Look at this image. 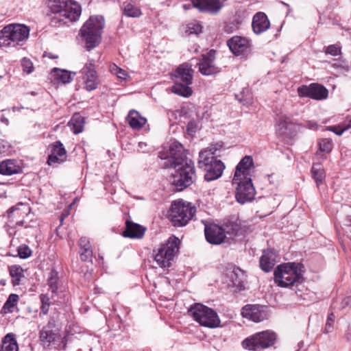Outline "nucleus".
Listing matches in <instances>:
<instances>
[{
    "mask_svg": "<svg viewBox=\"0 0 351 351\" xmlns=\"http://www.w3.org/2000/svg\"><path fill=\"white\" fill-rule=\"evenodd\" d=\"M160 165L165 169L173 168L171 184L174 190L182 191L191 186L196 179L194 162L189 158L182 145L177 141L171 144L169 154L164 158Z\"/></svg>",
    "mask_w": 351,
    "mask_h": 351,
    "instance_id": "obj_1",
    "label": "nucleus"
},
{
    "mask_svg": "<svg viewBox=\"0 0 351 351\" xmlns=\"http://www.w3.org/2000/svg\"><path fill=\"white\" fill-rule=\"evenodd\" d=\"M202 221L204 224L205 239L211 245H218L223 243L227 235L244 236L253 230L252 227L247 223V221H227L222 226L213 221Z\"/></svg>",
    "mask_w": 351,
    "mask_h": 351,
    "instance_id": "obj_2",
    "label": "nucleus"
},
{
    "mask_svg": "<svg viewBox=\"0 0 351 351\" xmlns=\"http://www.w3.org/2000/svg\"><path fill=\"white\" fill-rule=\"evenodd\" d=\"M48 7L51 12L56 14L50 21L52 27L77 21L82 13L81 5L72 0H50Z\"/></svg>",
    "mask_w": 351,
    "mask_h": 351,
    "instance_id": "obj_3",
    "label": "nucleus"
},
{
    "mask_svg": "<svg viewBox=\"0 0 351 351\" xmlns=\"http://www.w3.org/2000/svg\"><path fill=\"white\" fill-rule=\"evenodd\" d=\"M303 265L295 262L279 265L274 271V282L280 287H289L297 283H302Z\"/></svg>",
    "mask_w": 351,
    "mask_h": 351,
    "instance_id": "obj_4",
    "label": "nucleus"
},
{
    "mask_svg": "<svg viewBox=\"0 0 351 351\" xmlns=\"http://www.w3.org/2000/svg\"><path fill=\"white\" fill-rule=\"evenodd\" d=\"M104 23L102 16H90L81 27L80 36L84 41L88 51L94 49L101 43Z\"/></svg>",
    "mask_w": 351,
    "mask_h": 351,
    "instance_id": "obj_5",
    "label": "nucleus"
},
{
    "mask_svg": "<svg viewBox=\"0 0 351 351\" xmlns=\"http://www.w3.org/2000/svg\"><path fill=\"white\" fill-rule=\"evenodd\" d=\"M29 34V29L25 25H8L0 32V47L16 46L25 40Z\"/></svg>",
    "mask_w": 351,
    "mask_h": 351,
    "instance_id": "obj_6",
    "label": "nucleus"
},
{
    "mask_svg": "<svg viewBox=\"0 0 351 351\" xmlns=\"http://www.w3.org/2000/svg\"><path fill=\"white\" fill-rule=\"evenodd\" d=\"M189 313L195 321L204 327L217 328L221 322L215 311L201 303H195L191 306Z\"/></svg>",
    "mask_w": 351,
    "mask_h": 351,
    "instance_id": "obj_7",
    "label": "nucleus"
},
{
    "mask_svg": "<svg viewBox=\"0 0 351 351\" xmlns=\"http://www.w3.org/2000/svg\"><path fill=\"white\" fill-rule=\"evenodd\" d=\"M277 340V335L271 330L256 332L241 343L243 348L251 351H261L273 346Z\"/></svg>",
    "mask_w": 351,
    "mask_h": 351,
    "instance_id": "obj_8",
    "label": "nucleus"
},
{
    "mask_svg": "<svg viewBox=\"0 0 351 351\" xmlns=\"http://www.w3.org/2000/svg\"><path fill=\"white\" fill-rule=\"evenodd\" d=\"M198 165L205 171L204 179L207 182L220 178L225 169V165L221 160L208 158L206 152H199Z\"/></svg>",
    "mask_w": 351,
    "mask_h": 351,
    "instance_id": "obj_9",
    "label": "nucleus"
},
{
    "mask_svg": "<svg viewBox=\"0 0 351 351\" xmlns=\"http://www.w3.org/2000/svg\"><path fill=\"white\" fill-rule=\"evenodd\" d=\"M180 241L173 236L164 243H161L157 249L154 260L161 267L170 266V261L173 260L176 253L179 250Z\"/></svg>",
    "mask_w": 351,
    "mask_h": 351,
    "instance_id": "obj_10",
    "label": "nucleus"
},
{
    "mask_svg": "<svg viewBox=\"0 0 351 351\" xmlns=\"http://www.w3.org/2000/svg\"><path fill=\"white\" fill-rule=\"evenodd\" d=\"M169 213L171 219H192L196 208L191 202L179 199L171 203Z\"/></svg>",
    "mask_w": 351,
    "mask_h": 351,
    "instance_id": "obj_11",
    "label": "nucleus"
},
{
    "mask_svg": "<svg viewBox=\"0 0 351 351\" xmlns=\"http://www.w3.org/2000/svg\"><path fill=\"white\" fill-rule=\"evenodd\" d=\"M232 183L237 184L235 197L240 204H245L252 201L255 195V189L251 178H242L239 180H232Z\"/></svg>",
    "mask_w": 351,
    "mask_h": 351,
    "instance_id": "obj_12",
    "label": "nucleus"
},
{
    "mask_svg": "<svg viewBox=\"0 0 351 351\" xmlns=\"http://www.w3.org/2000/svg\"><path fill=\"white\" fill-rule=\"evenodd\" d=\"M297 90L300 97H309L315 100H324L328 96V89L318 83H311L308 86L302 85Z\"/></svg>",
    "mask_w": 351,
    "mask_h": 351,
    "instance_id": "obj_13",
    "label": "nucleus"
},
{
    "mask_svg": "<svg viewBox=\"0 0 351 351\" xmlns=\"http://www.w3.org/2000/svg\"><path fill=\"white\" fill-rule=\"evenodd\" d=\"M227 45L237 56H247L251 52V41L245 37L234 36L227 40Z\"/></svg>",
    "mask_w": 351,
    "mask_h": 351,
    "instance_id": "obj_14",
    "label": "nucleus"
},
{
    "mask_svg": "<svg viewBox=\"0 0 351 351\" xmlns=\"http://www.w3.org/2000/svg\"><path fill=\"white\" fill-rule=\"evenodd\" d=\"M216 51L212 49L202 55L199 62L197 63L199 72L204 75H211L219 73L220 69L217 66L214 62Z\"/></svg>",
    "mask_w": 351,
    "mask_h": 351,
    "instance_id": "obj_15",
    "label": "nucleus"
},
{
    "mask_svg": "<svg viewBox=\"0 0 351 351\" xmlns=\"http://www.w3.org/2000/svg\"><path fill=\"white\" fill-rule=\"evenodd\" d=\"M265 306L259 304H247L241 309L243 317L254 322H260L267 319V313Z\"/></svg>",
    "mask_w": 351,
    "mask_h": 351,
    "instance_id": "obj_16",
    "label": "nucleus"
},
{
    "mask_svg": "<svg viewBox=\"0 0 351 351\" xmlns=\"http://www.w3.org/2000/svg\"><path fill=\"white\" fill-rule=\"evenodd\" d=\"M49 150L50 151L47 158V164L49 165H59L66 160L67 152L60 141L51 144L49 146Z\"/></svg>",
    "mask_w": 351,
    "mask_h": 351,
    "instance_id": "obj_17",
    "label": "nucleus"
},
{
    "mask_svg": "<svg viewBox=\"0 0 351 351\" xmlns=\"http://www.w3.org/2000/svg\"><path fill=\"white\" fill-rule=\"evenodd\" d=\"M193 7L200 12L217 14L219 12L223 3L220 0H191Z\"/></svg>",
    "mask_w": 351,
    "mask_h": 351,
    "instance_id": "obj_18",
    "label": "nucleus"
},
{
    "mask_svg": "<svg viewBox=\"0 0 351 351\" xmlns=\"http://www.w3.org/2000/svg\"><path fill=\"white\" fill-rule=\"evenodd\" d=\"M146 231V227L134 223L133 221H125V226L121 235L125 238L141 239Z\"/></svg>",
    "mask_w": 351,
    "mask_h": 351,
    "instance_id": "obj_19",
    "label": "nucleus"
},
{
    "mask_svg": "<svg viewBox=\"0 0 351 351\" xmlns=\"http://www.w3.org/2000/svg\"><path fill=\"white\" fill-rule=\"evenodd\" d=\"M254 165L253 158L250 156H244L236 167L234 180H239L241 178H251L250 170Z\"/></svg>",
    "mask_w": 351,
    "mask_h": 351,
    "instance_id": "obj_20",
    "label": "nucleus"
},
{
    "mask_svg": "<svg viewBox=\"0 0 351 351\" xmlns=\"http://www.w3.org/2000/svg\"><path fill=\"white\" fill-rule=\"evenodd\" d=\"M252 27L256 34H261L267 31L270 27L267 16L262 12L255 14L252 19Z\"/></svg>",
    "mask_w": 351,
    "mask_h": 351,
    "instance_id": "obj_21",
    "label": "nucleus"
},
{
    "mask_svg": "<svg viewBox=\"0 0 351 351\" xmlns=\"http://www.w3.org/2000/svg\"><path fill=\"white\" fill-rule=\"evenodd\" d=\"M175 81L193 83V70L188 63L180 64L174 73Z\"/></svg>",
    "mask_w": 351,
    "mask_h": 351,
    "instance_id": "obj_22",
    "label": "nucleus"
},
{
    "mask_svg": "<svg viewBox=\"0 0 351 351\" xmlns=\"http://www.w3.org/2000/svg\"><path fill=\"white\" fill-rule=\"evenodd\" d=\"M276 264V255L271 249L263 250L259 260L261 269L265 272H269Z\"/></svg>",
    "mask_w": 351,
    "mask_h": 351,
    "instance_id": "obj_23",
    "label": "nucleus"
},
{
    "mask_svg": "<svg viewBox=\"0 0 351 351\" xmlns=\"http://www.w3.org/2000/svg\"><path fill=\"white\" fill-rule=\"evenodd\" d=\"M80 258L84 262L90 261L93 257V250L90 241L86 237H81L78 243Z\"/></svg>",
    "mask_w": 351,
    "mask_h": 351,
    "instance_id": "obj_24",
    "label": "nucleus"
},
{
    "mask_svg": "<svg viewBox=\"0 0 351 351\" xmlns=\"http://www.w3.org/2000/svg\"><path fill=\"white\" fill-rule=\"evenodd\" d=\"M21 171V167L14 160H7L0 162V174L1 175L11 176Z\"/></svg>",
    "mask_w": 351,
    "mask_h": 351,
    "instance_id": "obj_25",
    "label": "nucleus"
},
{
    "mask_svg": "<svg viewBox=\"0 0 351 351\" xmlns=\"http://www.w3.org/2000/svg\"><path fill=\"white\" fill-rule=\"evenodd\" d=\"M245 277L244 271L239 267H234L231 272L230 278L238 291L245 289Z\"/></svg>",
    "mask_w": 351,
    "mask_h": 351,
    "instance_id": "obj_26",
    "label": "nucleus"
},
{
    "mask_svg": "<svg viewBox=\"0 0 351 351\" xmlns=\"http://www.w3.org/2000/svg\"><path fill=\"white\" fill-rule=\"evenodd\" d=\"M127 121L130 125V126L136 130L141 129L146 122V119L142 117L138 112L132 110L129 112Z\"/></svg>",
    "mask_w": 351,
    "mask_h": 351,
    "instance_id": "obj_27",
    "label": "nucleus"
},
{
    "mask_svg": "<svg viewBox=\"0 0 351 351\" xmlns=\"http://www.w3.org/2000/svg\"><path fill=\"white\" fill-rule=\"evenodd\" d=\"M29 211V208L27 205L19 203L10 208L7 211V215L8 218H24Z\"/></svg>",
    "mask_w": 351,
    "mask_h": 351,
    "instance_id": "obj_28",
    "label": "nucleus"
},
{
    "mask_svg": "<svg viewBox=\"0 0 351 351\" xmlns=\"http://www.w3.org/2000/svg\"><path fill=\"white\" fill-rule=\"evenodd\" d=\"M0 351H19L18 343L14 334L8 333L3 338Z\"/></svg>",
    "mask_w": 351,
    "mask_h": 351,
    "instance_id": "obj_29",
    "label": "nucleus"
},
{
    "mask_svg": "<svg viewBox=\"0 0 351 351\" xmlns=\"http://www.w3.org/2000/svg\"><path fill=\"white\" fill-rule=\"evenodd\" d=\"M191 84H188V82L175 81L171 88V91L178 95L189 97L193 93L192 88L189 86Z\"/></svg>",
    "mask_w": 351,
    "mask_h": 351,
    "instance_id": "obj_30",
    "label": "nucleus"
},
{
    "mask_svg": "<svg viewBox=\"0 0 351 351\" xmlns=\"http://www.w3.org/2000/svg\"><path fill=\"white\" fill-rule=\"evenodd\" d=\"M58 336V330H51L42 328L39 332V339L43 346H49Z\"/></svg>",
    "mask_w": 351,
    "mask_h": 351,
    "instance_id": "obj_31",
    "label": "nucleus"
},
{
    "mask_svg": "<svg viewBox=\"0 0 351 351\" xmlns=\"http://www.w3.org/2000/svg\"><path fill=\"white\" fill-rule=\"evenodd\" d=\"M84 123V117L80 113H75L69 122V125L71 131L77 134L83 131Z\"/></svg>",
    "mask_w": 351,
    "mask_h": 351,
    "instance_id": "obj_32",
    "label": "nucleus"
},
{
    "mask_svg": "<svg viewBox=\"0 0 351 351\" xmlns=\"http://www.w3.org/2000/svg\"><path fill=\"white\" fill-rule=\"evenodd\" d=\"M311 176L318 186L325 179V170L320 163L313 164L311 168Z\"/></svg>",
    "mask_w": 351,
    "mask_h": 351,
    "instance_id": "obj_33",
    "label": "nucleus"
},
{
    "mask_svg": "<svg viewBox=\"0 0 351 351\" xmlns=\"http://www.w3.org/2000/svg\"><path fill=\"white\" fill-rule=\"evenodd\" d=\"M53 72L56 73L57 80L63 84L70 83L75 75V73H71L66 70H61L58 68H54Z\"/></svg>",
    "mask_w": 351,
    "mask_h": 351,
    "instance_id": "obj_34",
    "label": "nucleus"
},
{
    "mask_svg": "<svg viewBox=\"0 0 351 351\" xmlns=\"http://www.w3.org/2000/svg\"><path fill=\"white\" fill-rule=\"evenodd\" d=\"M58 272L54 269H51L47 279V285L53 294L56 295L58 293Z\"/></svg>",
    "mask_w": 351,
    "mask_h": 351,
    "instance_id": "obj_35",
    "label": "nucleus"
},
{
    "mask_svg": "<svg viewBox=\"0 0 351 351\" xmlns=\"http://www.w3.org/2000/svg\"><path fill=\"white\" fill-rule=\"evenodd\" d=\"M19 297L17 294L15 293H11L6 302L4 303L1 313H12L13 312V308L16 306L18 301H19Z\"/></svg>",
    "mask_w": 351,
    "mask_h": 351,
    "instance_id": "obj_36",
    "label": "nucleus"
},
{
    "mask_svg": "<svg viewBox=\"0 0 351 351\" xmlns=\"http://www.w3.org/2000/svg\"><path fill=\"white\" fill-rule=\"evenodd\" d=\"M123 13L125 16L133 18L139 17L142 14L139 8L126 2L123 3Z\"/></svg>",
    "mask_w": 351,
    "mask_h": 351,
    "instance_id": "obj_37",
    "label": "nucleus"
},
{
    "mask_svg": "<svg viewBox=\"0 0 351 351\" xmlns=\"http://www.w3.org/2000/svg\"><path fill=\"white\" fill-rule=\"evenodd\" d=\"M319 150L321 152L329 154L333 147V143L330 138H322L318 141Z\"/></svg>",
    "mask_w": 351,
    "mask_h": 351,
    "instance_id": "obj_38",
    "label": "nucleus"
},
{
    "mask_svg": "<svg viewBox=\"0 0 351 351\" xmlns=\"http://www.w3.org/2000/svg\"><path fill=\"white\" fill-rule=\"evenodd\" d=\"M109 71L112 74L116 75L121 80H125L128 77V73L124 69L119 67L116 64L112 63L109 66Z\"/></svg>",
    "mask_w": 351,
    "mask_h": 351,
    "instance_id": "obj_39",
    "label": "nucleus"
},
{
    "mask_svg": "<svg viewBox=\"0 0 351 351\" xmlns=\"http://www.w3.org/2000/svg\"><path fill=\"white\" fill-rule=\"evenodd\" d=\"M222 147L223 143L221 142L217 143L215 144L210 145L208 148L201 151L200 152H206L208 158H216L215 155L217 154V152L220 150L222 148Z\"/></svg>",
    "mask_w": 351,
    "mask_h": 351,
    "instance_id": "obj_40",
    "label": "nucleus"
},
{
    "mask_svg": "<svg viewBox=\"0 0 351 351\" xmlns=\"http://www.w3.org/2000/svg\"><path fill=\"white\" fill-rule=\"evenodd\" d=\"M202 31V27L198 22H192L187 25L186 34L188 35L191 34H199Z\"/></svg>",
    "mask_w": 351,
    "mask_h": 351,
    "instance_id": "obj_41",
    "label": "nucleus"
},
{
    "mask_svg": "<svg viewBox=\"0 0 351 351\" xmlns=\"http://www.w3.org/2000/svg\"><path fill=\"white\" fill-rule=\"evenodd\" d=\"M39 298L41 302V313L43 315H47L49 312V306L51 304L50 298L47 294H40Z\"/></svg>",
    "mask_w": 351,
    "mask_h": 351,
    "instance_id": "obj_42",
    "label": "nucleus"
},
{
    "mask_svg": "<svg viewBox=\"0 0 351 351\" xmlns=\"http://www.w3.org/2000/svg\"><path fill=\"white\" fill-rule=\"evenodd\" d=\"M18 255L21 258L25 259L32 256V251L27 245L23 244L17 247Z\"/></svg>",
    "mask_w": 351,
    "mask_h": 351,
    "instance_id": "obj_43",
    "label": "nucleus"
},
{
    "mask_svg": "<svg viewBox=\"0 0 351 351\" xmlns=\"http://www.w3.org/2000/svg\"><path fill=\"white\" fill-rule=\"evenodd\" d=\"M324 51L326 54L337 56L341 53V47L339 44L330 45L326 48Z\"/></svg>",
    "mask_w": 351,
    "mask_h": 351,
    "instance_id": "obj_44",
    "label": "nucleus"
},
{
    "mask_svg": "<svg viewBox=\"0 0 351 351\" xmlns=\"http://www.w3.org/2000/svg\"><path fill=\"white\" fill-rule=\"evenodd\" d=\"M82 73L84 75L97 73L94 60H90L86 63L82 69Z\"/></svg>",
    "mask_w": 351,
    "mask_h": 351,
    "instance_id": "obj_45",
    "label": "nucleus"
},
{
    "mask_svg": "<svg viewBox=\"0 0 351 351\" xmlns=\"http://www.w3.org/2000/svg\"><path fill=\"white\" fill-rule=\"evenodd\" d=\"M335 319V315L334 313L331 312L328 314L327 321L325 325L324 332L327 334L332 331L333 329V325Z\"/></svg>",
    "mask_w": 351,
    "mask_h": 351,
    "instance_id": "obj_46",
    "label": "nucleus"
},
{
    "mask_svg": "<svg viewBox=\"0 0 351 351\" xmlns=\"http://www.w3.org/2000/svg\"><path fill=\"white\" fill-rule=\"evenodd\" d=\"M21 66L23 71L27 74L31 73L34 70V66L32 62L27 58H24L21 60Z\"/></svg>",
    "mask_w": 351,
    "mask_h": 351,
    "instance_id": "obj_47",
    "label": "nucleus"
},
{
    "mask_svg": "<svg viewBox=\"0 0 351 351\" xmlns=\"http://www.w3.org/2000/svg\"><path fill=\"white\" fill-rule=\"evenodd\" d=\"M9 273L12 278L14 277H23V270L19 265H12L9 267Z\"/></svg>",
    "mask_w": 351,
    "mask_h": 351,
    "instance_id": "obj_48",
    "label": "nucleus"
},
{
    "mask_svg": "<svg viewBox=\"0 0 351 351\" xmlns=\"http://www.w3.org/2000/svg\"><path fill=\"white\" fill-rule=\"evenodd\" d=\"M326 130L335 133L338 136L342 135L345 131L343 123L338 125L329 126Z\"/></svg>",
    "mask_w": 351,
    "mask_h": 351,
    "instance_id": "obj_49",
    "label": "nucleus"
},
{
    "mask_svg": "<svg viewBox=\"0 0 351 351\" xmlns=\"http://www.w3.org/2000/svg\"><path fill=\"white\" fill-rule=\"evenodd\" d=\"M56 322H57V319L56 317H55L54 316H51L49 318V320L47 323L46 325H45L43 328H45V329H48V330H57L56 328Z\"/></svg>",
    "mask_w": 351,
    "mask_h": 351,
    "instance_id": "obj_50",
    "label": "nucleus"
},
{
    "mask_svg": "<svg viewBox=\"0 0 351 351\" xmlns=\"http://www.w3.org/2000/svg\"><path fill=\"white\" fill-rule=\"evenodd\" d=\"M99 80H85V88L88 91H92L97 88Z\"/></svg>",
    "mask_w": 351,
    "mask_h": 351,
    "instance_id": "obj_51",
    "label": "nucleus"
},
{
    "mask_svg": "<svg viewBox=\"0 0 351 351\" xmlns=\"http://www.w3.org/2000/svg\"><path fill=\"white\" fill-rule=\"evenodd\" d=\"M76 199H74V201L66 208L63 210L60 219H64L65 218L68 217L70 215V210L72 208V207L75 204Z\"/></svg>",
    "mask_w": 351,
    "mask_h": 351,
    "instance_id": "obj_52",
    "label": "nucleus"
},
{
    "mask_svg": "<svg viewBox=\"0 0 351 351\" xmlns=\"http://www.w3.org/2000/svg\"><path fill=\"white\" fill-rule=\"evenodd\" d=\"M197 123L195 121H191L187 124V131L189 134H192L196 132Z\"/></svg>",
    "mask_w": 351,
    "mask_h": 351,
    "instance_id": "obj_53",
    "label": "nucleus"
},
{
    "mask_svg": "<svg viewBox=\"0 0 351 351\" xmlns=\"http://www.w3.org/2000/svg\"><path fill=\"white\" fill-rule=\"evenodd\" d=\"M341 307L342 308L351 307V296H348L343 299L341 302Z\"/></svg>",
    "mask_w": 351,
    "mask_h": 351,
    "instance_id": "obj_54",
    "label": "nucleus"
},
{
    "mask_svg": "<svg viewBox=\"0 0 351 351\" xmlns=\"http://www.w3.org/2000/svg\"><path fill=\"white\" fill-rule=\"evenodd\" d=\"M237 29H238V26L237 25H234L232 23L227 24L224 27V31L226 33H232L234 30H236Z\"/></svg>",
    "mask_w": 351,
    "mask_h": 351,
    "instance_id": "obj_55",
    "label": "nucleus"
},
{
    "mask_svg": "<svg viewBox=\"0 0 351 351\" xmlns=\"http://www.w3.org/2000/svg\"><path fill=\"white\" fill-rule=\"evenodd\" d=\"M189 221H172L173 226L177 227H184L188 224Z\"/></svg>",
    "mask_w": 351,
    "mask_h": 351,
    "instance_id": "obj_56",
    "label": "nucleus"
},
{
    "mask_svg": "<svg viewBox=\"0 0 351 351\" xmlns=\"http://www.w3.org/2000/svg\"><path fill=\"white\" fill-rule=\"evenodd\" d=\"M306 126L311 130H317L318 128L317 123L313 121H308L306 123Z\"/></svg>",
    "mask_w": 351,
    "mask_h": 351,
    "instance_id": "obj_57",
    "label": "nucleus"
},
{
    "mask_svg": "<svg viewBox=\"0 0 351 351\" xmlns=\"http://www.w3.org/2000/svg\"><path fill=\"white\" fill-rule=\"evenodd\" d=\"M344 130H348L351 128V117H347L346 120L343 122Z\"/></svg>",
    "mask_w": 351,
    "mask_h": 351,
    "instance_id": "obj_58",
    "label": "nucleus"
},
{
    "mask_svg": "<svg viewBox=\"0 0 351 351\" xmlns=\"http://www.w3.org/2000/svg\"><path fill=\"white\" fill-rule=\"evenodd\" d=\"M85 80H99L97 73L84 75Z\"/></svg>",
    "mask_w": 351,
    "mask_h": 351,
    "instance_id": "obj_59",
    "label": "nucleus"
},
{
    "mask_svg": "<svg viewBox=\"0 0 351 351\" xmlns=\"http://www.w3.org/2000/svg\"><path fill=\"white\" fill-rule=\"evenodd\" d=\"M288 123L286 122V121H281L279 124H278V127L280 128L279 130H282V129H287L288 128Z\"/></svg>",
    "mask_w": 351,
    "mask_h": 351,
    "instance_id": "obj_60",
    "label": "nucleus"
},
{
    "mask_svg": "<svg viewBox=\"0 0 351 351\" xmlns=\"http://www.w3.org/2000/svg\"><path fill=\"white\" fill-rule=\"evenodd\" d=\"M22 277H14L12 278V285L14 286L19 285L20 284L21 278Z\"/></svg>",
    "mask_w": 351,
    "mask_h": 351,
    "instance_id": "obj_61",
    "label": "nucleus"
},
{
    "mask_svg": "<svg viewBox=\"0 0 351 351\" xmlns=\"http://www.w3.org/2000/svg\"><path fill=\"white\" fill-rule=\"evenodd\" d=\"M182 7H183V8H184V10H189V9H191V8H194V7H193V4L192 3V2H191V1L190 3H185V4H184Z\"/></svg>",
    "mask_w": 351,
    "mask_h": 351,
    "instance_id": "obj_62",
    "label": "nucleus"
},
{
    "mask_svg": "<svg viewBox=\"0 0 351 351\" xmlns=\"http://www.w3.org/2000/svg\"><path fill=\"white\" fill-rule=\"evenodd\" d=\"M0 121L4 123L5 125H8L9 124V120L8 118H6L5 116H1V118H0Z\"/></svg>",
    "mask_w": 351,
    "mask_h": 351,
    "instance_id": "obj_63",
    "label": "nucleus"
},
{
    "mask_svg": "<svg viewBox=\"0 0 351 351\" xmlns=\"http://www.w3.org/2000/svg\"><path fill=\"white\" fill-rule=\"evenodd\" d=\"M69 339H68V335H66L63 337L62 339V343L63 344V348H65L66 346V343L68 342Z\"/></svg>",
    "mask_w": 351,
    "mask_h": 351,
    "instance_id": "obj_64",
    "label": "nucleus"
}]
</instances>
